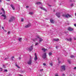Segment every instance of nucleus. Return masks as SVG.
<instances>
[{
  "label": "nucleus",
  "instance_id": "obj_1",
  "mask_svg": "<svg viewBox=\"0 0 76 76\" xmlns=\"http://www.w3.org/2000/svg\"><path fill=\"white\" fill-rule=\"evenodd\" d=\"M33 47H34V45H32L30 47H28L26 49L27 50H29L30 51H31L33 50Z\"/></svg>",
  "mask_w": 76,
  "mask_h": 76
},
{
  "label": "nucleus",
  "instance_id": "obj_2",
  "mask_svg": "<svg viewBox=\"0 0 76 76\" xmlns=\"http://www.w3.org/2000/svg\"><path fill=\"white\" fill-rule=\"evenodd\" d=\"M38 38L39 39V42H41V41H43V39H42V38H39V37L37 36L36 37V38L35 39V40L33 39V41L34 42H35V41H36V40H37V39H38Z\"/></svg>",
  "mask_w": 76,
  "mask_h": 76
},
{
  "label": "nucleus",
  "instance_id": "obj_3",
  "mask_svg": "<svg viewBox=\"0 0 76 76\" xmlns=\"http://www.w3.org/2000/svg\"><path fill=\"white\" fill-rule=\"evenodd\" d=\"M62 16L63 17H65V18H70V17L72 16L70 15L69 14H67V15L64 14Z\"/></svg>",
  "mask_w": 76,
  "mask_h": 76
},
{
  "label": "nucleus",
  "instance_id": "obj_4",
  "mask_svg": "<svg viewBox=\"0 0 76 76\" xmlns=\"http://www.w3.org/2000/svg\"><path fill=\"white\" fill-rule=\"evenodd\" d=\"M15 20V17H12L9 20V22H11L12 21H13Z\"/></svg>",
  "mask_w": 76,
  "mask_h": 76
},
{
  "label": "nucleus",
  "instance_id": "obj_5",
  "mask_svg": "<svg viewBox=\"0 0 76 76\" xmlns=\"http://www.w3.org/2000/svg\"><path fill=\"white\" fill-rule=\"evenodd\" d=\"M42 58L44 59H45L47 58V54L46 53H44L42 56Z\"/></svg>",
  "mask_w": 76,
  "mask_h": 76
},
{
  "label": "nucleus",
  "instance_id": "obj_6",
  "mask_svg": "<svg viewBox=\"0 0 76 76\" xmlns=\"http://www.w3.org/2000/svg\"><path fill=\"white\" fill-rule=\"evenodd\" d=\"M27 64L29 65H31L32 64V60L30 59L29 61L27 63Z\"/></svg>",
  "mask_w": 76,
  "mask_h": 76
},
{
  "label": "nucleus",
  "instance_id": "obj_7",
  "mask_svg": "<svg viewBox=\"0 0 76 76\" xmlns=\"http://www.w3.org/2000/svg\"><path fill=\"white\" fill-rule=\"evenodd\" d=\"M30 26H31V23H29L27 25H26V26H25V28H29V27H30Z\"/></svg>",
  "mask_w": 76,
  "mask_h": 76
},
{
  "label": "nucleus",
  "instance_id": "obj_8",
  "mask_svg": "<svg viewBox=\"0 0 76 76\" xmlns=\"http://www.w3.org/2000/svg\"><path fill=\"white\" fill-rule=\"evenodd\" d=\"M56 15L58 18H60V13L59 12H57L56 13Z\"/></svg>",
  "mask_w": 76,
  "mask_h": 76
},
{
  "label": "nucleus",
  "instance_id": "obj_9",
  "mask_svg": "<svg viewBox=\"0 0 76 76\" xmlns=\"http://www.w3.org/2000/svg\"><path fill=\"white\" fill-rule=\"evenodd\" d=\"M35 57L34 58V60L35 61H37V59H38V58H37V54L36 53H35Z\"/></svg>",
  "mask_w": 76,
  "mask_h": 76
},
{
  "label": "nucleus",
  "instance_id": "obj_10",
  "mask_svg": "<svg viewBox=\"0 0 76 76\" xmlns=\"http://www.w3.org/2000/svg\"><path fill=\"white\" fill-rule=\"evenodd\" d=\"M61 68L63 70H66V68H65V66L64 65L62 66Z\"/></svg>",
  "mask_w": 76,
  "mask_h": 76
},
{
  "label": "nucleus",
  "instance_id": "obj_11",
  "mask_svg": "<svg viewBox=\"0 0 76 76\" xmlns=\"http://www.w3.org/2000/svg\"><path fill=\"white\" fill-rule=\"evenodd\" d=\"M67 41H70V42L72 41V39L71 38H70L69 39L66 38L65 39Z\"/></svg>",
  "mask_w": 76,
  "mask_h": 76
},
{
  "label": "nucleus",
  "instance_id": "obj_12",
  "mask_svg": "<svg viewBox=\"0 0 76 76\" xmlns=\"http://www.w3.org/2000/svg\"><path fill=\"white\" fill-rule=\"evenodd\" d=\"M68 30L69 31H72L73 30V28H72L71 27H69L68 28Z\"/></svg>",
  "mask_w": 76,
  "mask_h": 76
},
{
  "label": "nucleus",
  "instance_id": "obj_13",
  "mask_svg": "<svg viewBox=\"0 0 76 76\" xmlns=\"http://www.w3.org/2000/svg\"><path fill=\"white\" fill-rule=\"evenodd\" d=\"M40 8L41 9H42V10H45V11H47V10H46V9H45L43 7H40Z\"/></svg>",
  "mask_w": 76,
  "mask_h": 76
},
{
  "label": "nucleus",
  "instance_id": "obj_14",
  "mask_svg": "<svg viewBox=\"0 0 76 76\" xmlns=\"http://www.w3.org/2000/svg\"><path fill=\"white\" fill-rule=\"evenodd\" d=\"M1 10L3 12L4 15H5V11H4V9H3V8H2L1 9Z\"/></svg>",
  "mask_w": 76,
  "mask_h": 76
},
{
  "label": "nucleus",
  "instance_id": "obj_15",
  "mask_svg": "<svg viewBox=\"0 0 76 76\" xmlns=\"http://www.w3.org/2000/svg\"><path fill=\"white\" fill-rule=\"evenodd\" d=\"M11 7L12 8L13 10H15V7H14V6H13V5L12 4H11L10 5Z\"/></svg>",
  "mask_w": 76,
  "mask_h": 76
},
{
  "label": "nucleus",
  "instance_id": "obj_16",
  "mask_svg": "<svg viewBox=\"0 0 76 76\" xmlns=\"http://www.w3.org/2000/svg\"><path fill=\"white\" fill-rule=\"evenodd\" d=\"M42 50L43 51H44V52H45V51H46L47 50V49H45V48H43L42 49Z\"/></svg>",
  "mask_w": 76,
  "mask_h": 76
},
{
  "label": "nucleus",
  "instance_id": "obj_17",
  "mask_svg": "<svg viewBox=\"0 0 76 76\" xmlns=\"http://www.w3.org/2000/svg\"><path fill=\"white\" fill-rule=\"evenodd\" d=\"M1 16H3V17H4V20L6 19V15H1Z\"/></svg>",
  "mask_w": 76,
  "mask_h": 76
},
{
  "label": "nucleus",
  "instance_id": "obj_18",
  "mask_svg": "<svg viewBox=\"0 0 76 76\" xmlns=\"http://www.w3.org/2000/svg\"><path fill=\"white\" fill-rule=\"evenodd\" d=\"M59 40V39H53V41H58Z\"/></svg>",
  "mask_w": 76,
  "mask_h": 76
},
{
  "label": "nucleus",
  "instance_id": "obj_19",
  "mask_svg": "<svg viewBox=\"0 0 76 76\" xmlns=\"http://www.w3.org/2000/svg\"><path fill=\"white\" fill-rule=\"evenodd\" d=\"M37 4V5H39L40 4H41V2H37L36 3Z\"/></svg>",
  "mask_w": 76,
  "mask_h": 76
},
{
  "label": "nucleus",
  "instance_id": "obj_20",
  "mask_svg": "<svg viewBox=\"0 0 76 76\" xmlns=\"http://www.w3.org/2000/svg\"><path fill=\"white\" fill-rule=\"evenodd\" d=\"M50 22L51 23H54V21L53 20H50Z\"/></svg>",
  "mask_w": 76,
  "mask_h": 76
},
{
  "label": "nucleus",
  "instance_id": "obj_21",
  "mask_svg": "<svg viewBox=\"0 0 76 76\" xmlns=\"http://www.w3.org/2000/svg\"><path fill=\"white\" fill-rule=\"evenodd\" d=\"M49 55L50 56H51V55H52V53H51V52H50L49 53Z\"/></svg>",
  "mask_w": 76,
  "mask_h": 76
},
{
  "label": "nucleus",
  "instance_id": "obj_22",
  "mask_svg": "<svg viewBox=\"0 0 76 76\" xmlns=\"http://www.w3.org/2000/svg\"><path fill=\"white\" fill-rule=\"evenodd\" d=\"M68 61L69 64H70V63H71V61H70V60H68Z\"/></svg>",
  "mask_w": 76,
  "mask_h": 76
},
{
  "label": "nucleus",
  "instance_id": "obj_23",
  "mask_svg": "<svg viewBox=\"0 0 76 76\" xmlns=\"http://www.w3.org/2000/svg\"><path fill=\"white\" fill-rule=\"evenodd\" d=\"M33 14V12H29V15H32Z\"/></svg>",
  "mask_w": 76,
  "mask_h": 76
},
{
  "label": "nucleus",
  "instance_id": "obj_24",
  "mask_svg": "<svg viewBox=\"0 0 76 76\" xmlns=\"http://www.w3.org/2000/svg\"><path fill=\"white\" fill-rule=\"evenodd\" d=\"M35 44V45H38L39 44L38 43L36 42V43Z\"/></svg>",
  "mask_w": 76,
  "mask_h": 76
},
{
  "label": "nucleus",
  "instance_id": "obj_25",
  "mask_svg": "<svg viewBox=\"0 0 76 76\" xmlns=\"http://www.w3.org/2000/svg\"><path fill=\"white\" fill-rule=\"evenodd\" d=\"M15 66H16L17 67H18V68H20V67H19V66H18L17 64H15Z\"/></svg>",
  "mask_w": 76,
  "mask_h": 76
},
{
  "label": "nucleus",
  "instance_id": "obj_26",
  "mask_svg": "<svg viewBox=\"0 0 76 76\" xmlns=\"http://www.w3.org/2000/svg\"><path fill=\"white\" fill-rule=\"evenodd\" d=\"M11 60H13V58H14V57L12 56L11 57Z\"/></svg>",
  "mask_w": 76,
  "mask_h": 76
},
{
  "label": "nucleus",
  "instance_id": "obj_27",
  "mask_svg": "<svg viewBox=\"0 0 76 76\" xmlns=\"http://www.w3.org/2000/svg\"><path fill=\"white\" fill-rule=\"evenodd\" d=\"M58 63L59 64H60V63H61V61H59V59H58Z\"/></svg>",
  "mask_w": 76,
  "mask_h": 76
},
{
  "label": "nucleus",
  "instance_id": "obj_28",
  "mask_svg": "<svg viewBox=\"0 0 76 76\" xmlns=\"http://www.w3.org/2000/svg\"><path fill=\"white\" fill-rule=\"evenodd\" d=\"M71 58H73V57H75V56H73V55H71Z\"/></svg>",
  "mask_w": 76,
  "mask_h": 76
},
{
  "label": "nucleus",
  "instance_id": "obj_29",
  "mask_svg": "<svg viewBox=\"0 0 76 76\" xmlns=\"http://www.w3.org/2000/svg\"><path fill=\"white\" fill-rule=\"evenodd\" d=\"M21 39H22V38H19L18 39V40L19 41H20V40H21Z\"/></svg>",
  "mask_w": 76,
  "mask_h": 76
},
{
  "label": "nucleus",
  "instance_id": "obj_30",
  "mask_svg": "<svg viewBox=\"0 0 76 76\" xmlns=\"http://www.w3.org/2000/svg\"><path fill=\"white\" fill-rule=\"evenodd\" d=\"M4 72H7V69H5L4 70Z\"/></svg>",
  "mask_w": 76,
  "mask_h": 76
},
{
  "label": "nucleus",
  "instance_id": "obj_31",
  "mask_svg": "<svg viewBox=\"0 0 76 76\" xmlns=\"http://www.w3.org/2000/svg\"><path fill=\"white\" fill-rule=\"evenodd\" d=\"M3 67H4V68H5V65H4V64H3Z\"/></svg>",
  "mask_w": 76,
  "mask_h": 76
},
{
  "label": "nucleus",
  "instance_id": "obj_32",
  "mask_svg": "<svg viewBox=\"0 0 76 76\" xmlns=\"http://www.w3.org/2000/svg\"><path fill=\"white\" fill-rule=\"evenodd\" d=\"M50 65L51 66H53V64L52 63H50Z\"/></svg>",
  "mask_w": 76,
  "mask_h": 76
},
{
  "label": "nucleus",
  "instance_id": "obj_33",
  "mask_svg": "<svg viewBox=\"0 0 76 76\" xmlns=\"http://www.w3.org/2000/svg\"><path fill=\"white\" fill-rule=\"evenodd\" d=\"M0 70L1 71H3V69H2V68H1V67H0Z\"/></svg>",
  "mask_w": 76,
  "mask_h": 76
},
{
  "label": "nucleus",
  "instance_id": "obj_34",
  "mask_svg": "<svg viewBox=\"0 0 76 76\" xmlns=\"http://www.w3.org/2000/svg\"><path fill=\"white\" fill-rule=\"evenodd\" d=\"M43 70H44V69H40V72H42V71H43Z\"/></svg>",
  "mask_w": 76,
  "mask_h": 76
},
{
  "label": "nucleus",
  "instance_id": "obj_35",
  "mask_svg": "<svg viewBox=\"0 0 76 76\" xmlns=\"http://www.w3.org/2000/svg\"><path fill=\"white\" fill-rule=\"evenodd\" d=\"M62 76H65V75L64 73H63Z\"/></svg>",
  "mask_w": 76,
  "mask_h": 76
},
{
  "label": "nucleus",
  "instance_id": "obj_36",
  "mask_svg": "<svg viewBox=\"0 0 76 76\" xmlns=\"http://www.w3.org/2000/svg\"><path fill=\"white\" fill-rule=\"evenodd\" d=\"M55 76H58V74L57 73L55 74Z\"/></svg>",
  "mask_w": 76,
  "mask_h": 76
},
{
  "label": "nucleus",
  "instance_id": "obj_37",
  "mask_svg": "<svg viewBox=\"0 0 76 76\" xmlns=\"http://www.w3.org/2000/svg\"><path fill=\"white\" fill-rule=\"evenodd\" d=\"M43 66H46V64L45 63H43Z\"/></svg>",
  "mask_w": 76,
  "mask_h": 76
},
{
  "label": "nucleus",
  "instance_id": "obj_38",
  "mask_svg": "<svg viewBox=\"0 0 76 76\" xmlns=\"http://www.w3.org/2000/svg\"><path fill=\"white\" fill-rule=\"evenodd\" d=\"M23 19L22 18L21 19V22H23Z\"/></svg>",
  "mask_w": 76,
  "mask_h": 76
},
{
  "label": "nucleus",
  "instance_id": "obj_39",
  "mask_svg": "<svg viewBox=\"0 0 76 76\" xmlns=\"http://www.w3.org/2000/svg\"><path fill=\"white\" fill-rule=\"evenodd\" d=\"M70 6H73V4H72Z\"/></svg>",
  "mask_w": 76,
  "mask_h": 76
},
{
  "label": "nucleus",
  "instance_id": "obj_40",
  "mask_svg": "<svg viewBox=\"0 0 76 76\" xmlns=\"http://www.w3.org/2000/svg\"><path fill=\"white\" fill-rule=\"evenodd\" d=\"M58 46H56V49H57V48H58Z\"/></svg>",
  "mask_w": 76,
  "mask_h": 76
},
{
  "label": "nucleus",
  "instance_id": "obj_41",
  "mask_svg": "<svg viewBox=\"0 0 76 76\" xmlns=\"http://www.w3.org/2000/svg\"><path fill=\"white\" fill-rule=\"evenodd\" d=\"M26 8H28L29 7V6H26Z\"/></svg>",
  "mask_w": 76,
  "mask_h": 76
},
{
  "label": "nucleus",
  "instance_id": "obj_42",
  "mask_svg": "<svg viewBox=\"0 0 76 76\" xmlns=\"http://www.w3.org/2000/svg\"><path fill=\"white\" fill-rule=\"evenodd\" d=\"M10 34V31H8V34Z\"/></svg>",
  "mask_w": 76,
  "mask_h": 76
},
{
  "label": "nucleus",
  "instance_id": "obj_43",
  "mask_svg": "<svg viewBox=\"0 0 76 76\" xmlns=\"http://www.w3.org/2000/svg\"><path fill=\"white\" fill-rule=\"evenodd\" d=\"M74 69L75 70H76V67H75L74 68Z\"/></svg>",
  "mask_w": 76,
  "mask_h": 76
},
{
  "label": "nucleus",
  "instance_id": "obj_44",
  "mask_svg": "<svg viewBox=\"0 0 76 76\" xmlns=\"http://www.w3.org/2000/svg\"><path fill=\"white\" fill-rule=\"evenodd\" d=\"M19 60H20V59H21V58L20 57H19Z\"/></svg>",
  "mask_w": 76,
  "mask_h": 76
},
{
  "label": "nucleus",
  "instance_id": "obj_45",
  "mask_svg": "<svg viewBox=\"0 0 76 76\" xmlns=\"http://www.w3.org/2000/svg\"><path fill=\"white\" fill-rule=\"evenodd\" d=\"M74 26H76V24H74Z\"/></svg>",
  "mask_w": 76,
  "mask_h": 76
},
{
  "label": "nucleus",
  "instance_id": "obj_46",
  "mask_svg": "<svg viewBox=\"0 0 76 76\" xmlns=\"http://www.w3.org/2000/svg\"><path fill=\"white\" fill-rule=\"evenodd\" d=\"M4 60H7V58H5V59H4Z\"/></svg>",
  "mask_w": 76,
  "mask_h": 76
},
{
  "label": "nucleus",
  "instance_id": "obj_47",
  "mask_svg": "<svg viewBox=\"0 0 76 76\" xmlns=\"http://www.w3.org/2000/svg\"><path fill=\"white\" fill-rule=\"evenodd\" d=\"M2 28L3 29V30H4V27H2Z\"/></svg>",
  "mask_w": 76,
  "mask_h": 76
},
{
  "label": "nucleus",
  "instance_id": "obj_48",
  "mask_svg": "<svg viewBox=\"0 0 76 76\" xmlns=\"http://www.w3.org/2000/svg\"><path fill=\"white\" fill-rule=\"evenodd\" d=\"M7 1H10V0H6Z\"/></svg>",
  "mask_w": 76,
  "mask_h": 76
},
{
  "label": "nucleus",
  "instance_id": "obj_49",
  "mask_svg": "<svg viewBox=\"0 0 76 76\" xmlns=\"http://www.w3.org/2000/svg\"><path fill=\"white\" fill-rule=\"evenodd\" d=\"M48 6H50V7H51V6L50 5H48Z\"/></svg>",
  "mask_w": 76,
  "mask_h": 76
},
{
  "label": "nucleus",
  "instance_id": "obj_50",
  "mask_svg": "<svg viewBox=\"0 0 76 76\" xmlns=\"http://www.w3.org/2000/svg\"><path fill=\"white\" fill-rule=\"evenodd\" d=\"M2 12H1L0 13V15H1V14H2Z\"/></svg>",
  "mask_w": 76,
  "mask_h": 76
},
{
  "label": "nucleus",
  "instance_id": "obj_51",
  "mask_svg": "<svg viewBox=\"0 0 76 76\" xmlns=\"http://www.w3.org/2000/svg\"><path fill=\"white\" fill-rule=\"evenodd\" d=\"M1 0H0V3H1Z\"/></svg>",
  "mask_w": 76,
  "mask_h": 76
},
{
  "label": "nucleus",
  "instance_id": "obj_52",
  "mask_svg": "<svg viewBox=\"0 0 76 76\" xmlns=\"http://www.w3.org/2000/svg\"><path fill=\"white\" fill-rule=\"evenodd\" d=\"M75 16H76V13H75Z\"/></svg>",
  "mask_w": 76,
  "mask_h": 76
},
{
  "label": "nucleus",
  "instance_id": "obj_53",
  "mask_svg": "<svg viewBox=\"0 0 76 76\" xmlns=\"http://www.w3.org/2000/svg\"><path fill=\"white\" fill-rule=\"evenodd\" d=\"M20 76H22V75H20Z\"/></svg>",
  "mask_w": 76,
  "mask_h": 76
},
{
  "label": "nucleus",
  "instance_id": "obj_54",
  "mask_svg": "<svg viewBox=\"0 0 76 76\" xmlns=\"http://www.w3.org/2000/svg\"><path fill=\"white\" fill-rule=\"evenodd\" d=\"M54 11H55V10H54Z\"/></svg>",
  "mask_w": 76,
  "mask_h": 76
},
{
  "label": "nucleus",
  "instance_id": "obj_55",
  "mask_svg": "<svg viewBox=\"0 0 76 76\" xmlns=\"http://www.w3.org/2000/svg\"><path fill=\"white\" fill-rule=\"evenodd\" d=\"M5 31H6V30H5Z\"/></svg>",
  "mask_w": 76,
  "mask_h": 76
},
{
  "label": "nucleus",
  "instance_id": "obj_56",
  "mask_svg": "<svg viewBox=\"0 0 76 76\" xmlns=\"http://www.w3.org/2000/svg\"><path fill=\"white\" fill-rule=\"evenodd\" d=\"M5 31H6V30H5Z\"/></svg>",
  "mask_w": 76,
  "mask_h": 76
}]
</instances>
